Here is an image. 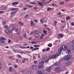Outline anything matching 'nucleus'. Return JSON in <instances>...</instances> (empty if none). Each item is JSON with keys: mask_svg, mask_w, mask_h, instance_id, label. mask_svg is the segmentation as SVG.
<instances>
[{"mask_svg": "<svg viewBox=\"0 0 74 74\" xmlns=\"http://www.w3.org/2000/svg\"><path fill=\"white\" fill-rule=\"evenodd\" d=\"M61 70L60 68H57L55 69V71H60Z\"/></svg>", "mask_w": 74, "mask_h": 74, "instance_id": "8", "label": "nucleus"}, {"mask_svg": "<svg viewBox=\"0 0 74 74\" xmlns=\"http://www.w3.org/2000/svg\"><path fill=\"white\" fill-rule=\"evenodd\" d=\"M23 45H24V46H26L27 45V43H24L23 44Z\"/></svg>", "mask_w": 74, "mask_h": 74, "instance_id": "48", "label": "nucleus"}, {"mask_svg": "<svg viewBox=\"0 0 74 74\" xmlns=\"http://www.w3.org/2000/svg\"><path fill=\"white\" fill-rule=\"evenodd\" d=\"M64 50V48H63V47L62 46H61L60 48L58 49V51L59 52H62V50Z\"/></svg>", "mask_w": 74, "mask_h": 74, "instance_id": "5", "label": "nucleus"}, {"mask_svg": "<svg viewBox=\"0 0 74 74\" xmlns=\"http://www.w3.org/2000/svg\"><path fill=\"white\" fill-rule=\"evenodd\" d=\"M32 68L33 70H37V66L36 65H33L32 66Z\"/></svg>", "mask_w": 74, "mask_h": 74, "instance_id": "4", "label": "nucleus"}, {"mask_svg": "<svg viewBox=\"0 0 74 74\" xmlns=\"http://www.w3.org/2000/svg\"><path fill=\"white\" fill-rule=\"evenodd\" d=\"M42 52H45L46 51V50L45 49H43L42 50Z\"/></svg>", "mask_w": 74, "mask_h": 74, "instance_id": "59", "label": "nucleus"}, {"mask_svg": "<svg viewBox=\"0 0 74 74\" xmlns=\"http://www.w3.org/2000/svg\"><path fill=\"white\" fill-rule=\"evenodd\" d=\"M64 2H62L60 3V4L61 5H62V4H64Z\"/></svg>", "mask_w": 74, "mask_h": 74, "instance_id": "44", "label": "nucleus"}, {"mask_svg": "<svg viewBox=\"0 0 74 74\" xmlns=\"http://www.w3.org/2000/svg\"><path fill=\"white\" fill-rule=\"evenodd\" d=\"M34 47H39L40 45H34Z\"/></svg>", "mask_w": 74, "mask_h": 74, "instance_id": "35", "label": "nucleus"}, {"mask_svg": "<svg viewBox=\"0 0 74 74\" xmlns=\"http://www.w3.org/2000/svg\"><path fill=\"white\" fill-rule=\"evenodd\" d=\"M20 48H21V49H26V48H29L30 47L29 46H28L27 47H24L21 46L20 47Z\"/></svg>", "mask_w": 74, "mask_h": 74, "instance_id": "9", "label": "nucleus"}, {"mask_svg": "<svg viewBox=\"0 0 74 74\" xmlns=\"http://www.w3.org/2000/svg\"><path fill=\"white\" fill-rule=\"evenodd\" d=\"M40 22H41V23H44V21H43V20H42V19H40Z\"/></svg>", "mask_w": 74, "mask_h": 74, "instance_id": "41", "label": "nucleus"}, {"mask_svg": "<svg viewBox=\"0 0 74 74\" xmlns=\"http://www.w3.org/2000/svg\"><path fill=\"white\" fill-rule=\"evenodd\" d=\"M18 24L20 25H23V23H22L21 22H18Z\"/></svg>", "mask_w": 74, "mask_h": 74, "instance_id": "27", "label": "nucleus"}, {"mask_svg": "<svg viewBox=\"0 0 74 74\" xmlns=\"http://www.w3.org/2000/svg\"><path fill=\"white\" fill-rule=\"evenodd\" d=\"M23 6V5L20 4L19 5L20 7H22Z\"/></svg>", "mask_w": 74, "mask_h": 74, "instance_id": "60", "label": "nucleus"}, {"mask_svg": "<svg viewBox=\"0 0 74 74\" xmlns=\"http://www.w3.org/2000/svg\"><path fill=\"white\" fill-rule=\"evenodd\" d=\"M18 31H19V29L18 28L16 29V32H17Z\"/></svg>", "mask_w": 74, "mask_h": 74, "instance_id": "55", "label": "nucleus"}, {"mask_svg": "<svg viewBox=\"0 0 74 74\" xmlns=\"http://www.w3.org/2000/svg\"><path fill=\"white\" fill-rule=\"evenodd\" d=\"M37 62V61H35L34 62V64H36Z\"/></svg>", "mask_w": 74, "mask_h": 74, "instance_id": "54", "label": "nucleus"}, {"mask_svg": "<svg viewBox=\"0 0 74 74\" xmlns=\"http://www.w3.org/2000/svg\"><path fill=\"white\" fill-rule=\"evenodd\" d=\"M33 33V32H32L30 33L31 35H32Z\"/></svg>", "mask_w": 74, "mask_h": 74, "instance_id": "62", "label": "nucleus"}, {"mask_svg": "<svg viewBox=\"0 0 74 74\" xmlns=\"http://www.w3.org/2000/svg\"><path fill=\"white\" fill-rule=\"evenodd\" d=\"M22 62H23V63H25V61L24 60H23Z\"/></svg>", "mask_w": 74, "mask_h": 74, "instance_id": "61", "label": "nucleus"}, {"mask_svg": "<svg viewBox=\"0 0 74 74\" xmlns=\"http://www.w3.org/2000/svg\"><path fill=\"white\" fill-rule=\"evenodd\" d=\"M15 29V27L14 26H12V30L13 31L14 30V29Z\"/></svg>", "mask_w": 74, "mask_h": 74, "instance_id": "26", "label": "nucleus"}, {"mask_svg": "<svg viewBox=\"0 0 74 74\" xmlns=\"http://www.w3.org/2000/svg\"><path fill=\"white\" fill-rule=\"evenodd\" d=\"M4 28H8V27L7 25H5L4 26Z\"/></svg>", "mask_w": 74, "mask_h": 74, "instance_id": "45", "label": "nucleus"}, {"mask_svg": "<svg viewBox=\"0 0 74 74\" xmlns=\"http://www.w3.org/2000/svg\"><path fill=\"white\" fill-rule=\"evenodd\" d=\"M58 22V21H55L54 22V25L55 26H56V25L57 24V23Z\"/></svg>", "mask_w": 74, "mask_h": 74, "instance_id": "22", "label": "nucleus"}, {"mask_svg": "<svg viewBox=\"0 0 74 74\" xmlns=\"http://www.w3.org/2000/svg\"><path fill=\"white\" fill-rule=\"evenodd\" d=\"M47 46L49 47H51L52 46V44L51 43L49 44Z\"/></svg>", "mask_w": 74, "mask_h": 74, "instance_id": "24", "label": "nucleus"}, {"mask_svg": "<svg viewBox=\"0 0 74 74\" xmlns=\"http://www.w3.org/2000/svg\"><path fill=\"white\" fill-rule=\"evenodd\" d=\"M47 32V31H45V29L43 30V32L44 33H46Z\"/></svg>", "mask_w": 74, "mask_h": 74, "instance_id": "47", "label": "nucleus"}, {"mask_svg": "<svg viewBox=\"0 0 74 74\" xmlns=\"http://www.w3.org/2000/svg\"><path fill=\"white\" fill-rule=\"evenodd\" d=\"M50 50V48H47L46 49V51H48Z\"/></svg>", "mask_w": 74, "mask_h": 74, "instance_id": "42", "label": "nucleus"}, {"mask_svg": "<svg viewBox=\"0 0 74 74\" xmlns=\"http://www.w3.org/2000/svg\"><path fill=\"white\" fill-rule=\"evenodd\" d=\"M66 51H67L66 53H68V54H71V51H70V49H67L66 50Z\"/></svg>", "mask_w": 74, "mask_h": 74, "instance_id": "12", "label": "nucleus"}, {"mask_svg": "<svg viewBox=\"0 0 74 74\" xmlns=\"http://www.w3.org/2000/svg\"><path fill=\"white\" fill-rule=\"evenodd\" d=\"M31 26H34V23H33V21H31Z\"/></svg>", "mask_w": 74, "mask_h": 74, "instance_id": "14", "label": "nucleus"}, {"mask_svg": "<svg viewBox=\"0 0 74 74\" xmlns=\"http://www.w3.org/2000/svg\"><path fill=\"white\" fill-rule=\"evenodd\" d=\"M37 73L38 74H42V71L40 70H39L37 72Z\"/></svg>", "mask_w": 74, "mask_h": 74, "instance_id": "21", "label": "nucleus"}, {"mask_svg": "<svg viewBox=\"0 0 74 74\" xmlns=\"http://www.w3.org/2000/svg\"><path fill=\"white\" fill-rule=\"evenodd\" d=\"M51 67L50 66L48 69H46V70L47 71H48V72H49L50 71H51Z\"/></svg>", "mask_w": 74, "mask_h": 74, "instance_id": "11", "label": "nucleus"}, {"mask_svg": "<svg viewBox=\"0 0 74 74\" xmlns=\"http://www.w3.org/2000/svg\"><path fill=\"white\" fill-rule=\"evenodd\" d=\"M58 36L59 37H63V36H64V35L61 34H58Z\"/></svg>", "mask_w": 74, "mask_h": 74, "instance_id": "17", "label": "nucleus"}, {"mask_svg": "<svg viewBox=\"0 0 74 74\" xmlns=\"http://www.w3.org/2000/svg\"><path fill=\"white\" fill-rule=\"evenodd\" d=\"M9 71H12V67H10L9 69Z\"/></svg>", "mask_w": 74, "mask_h": 74, "instance_id": "31", "label": "nucleus"}, {"mask_svg": "<svg viewBox=\"0 0 74 74\" xmlns=\"http://www.w3.org/2000/svg\"><path fill=\"white\" fill-rule=\"evenodd\" d=\"M3 25H5L6 24V22L5 21H3L2 23Z\"/></svg>", "mask_w": 74, "mask_h": 74, "instance_id": "40", "label": "nucleus"}, {"mask_svg": "<svg viewBox=\"0 0 74 74\" xmlns=\"http://www.w3.org/2000/svg\"><path fill=\"white\" fill-rule=\"evenodd\" d=\"M52 6H56V7H58V5L55 3H53L52 4Z\"/></svg>", "mask_w": 74, "mask_h": 74, "instance_id": "34", "label": "nucleus"}, {"mask_svg": "<svg viewBox=\"0 0 74 74\" xmlns=\"http://www.w3.org/2000/svg\"><path fill=\"white\" fill-rule=\"evenodd\" d=\"M9 10H11V11H14V10H17V9L14 8H9Z\"/></svg>", "mask_w": 74, "mask_h": 74, "instance_id": "20", "label": "nucleus"}, {"mask_svg": "<svg viewBox=\"0 0 74 74\" xmlns=\"http://www.w3.org/2000/svg\"><path fill=\"white\" fill-rule=\"evenodd\" d=\"M3 12H4L3 11H0V14H2L3 13Z\"/></svg>", "mask_w": 74, "mask_h": 74, "instance_id": "51", "label": "nucleus"}, {"mask_svg": "<svg viewBox=\"0 0 74 74\" xmlns=\"http://www.w3.org/2000/svg\"><path fill=\"white\" fill-rule=\"evenodd\" d=\"M38 68H41V69H42V68H44V66L42 64L41 65H38Z\"/></svg>", "mask_w": 74, "mask_h": 74, "instance_id": "13", "label": "nucleus"}, {"mask_svg": "<svg viewBox=\"0 0 74 74\" xmlns=\"http://www.w3.org/2000/svg\"><path fill=\"white\" fill-rule=\"evenodd\" d=\"M18 4H19V2H13L12 4L14 5H17Z\"/></svg>", "mask_w": 74, "mask_h": 74, "instance_id": "10", "label": "nucleus"}, {"mask_svg": "<svg viewBox=\"0 0 74 74\" xmlns=\"http://www.w3.org/2000/svg\"><path fill=\"white\" fill-rule=\"evenodd\" d=\"M23 36L24 38H26V35L24 34Z\"/></svg>", "mask_w": 74, "mask_h": 74, "instance_id": "52", "label": "nucleus"}, {"mask_svg": "<svg viewBox=\"0 0 74 74\" xmlns=\"http://www.w3.org/2000/svg\"><path fill=\"white\" fill-rule=\"evenodd\" d=\"M25 72L26 74H31V72L30 71H27Z\"/></svg>", "mask_w": 74, "mask_h": 74, "instance_id": "18", "label": "nucleus"}, {"mask_svg": "<svg viewBox=\"0 0 74 74\" xmlns=\"http://www.w3.org/2000/svg\"><path fill=\"white\" fill-rule=\"evenodd\" d=\"M58 15H59L60 17H62L63 16V15L61 16L62 15V14H61V13H58Z\"/></svg>", "mask_w": 74, "mask_h": 74, "instance_id": "23", "label": "nucleus"}, {"mask_svg": "<svg viewBox=\"0 0 74 74\" xmlns=\"http://www.w3.org/2000/svg\"><path fill=\"white\" fill-rule=\"evenodd\" d=\"M25 14V13L23 12L22 13H21L20 15H21V16H22V15H23Z\"/></svg>", "mask_w": 74, "mask_h": 74, "instance_id": "46", "label": "nucleus"}, {"mask_svg": "<svg viewBox=\"0 0 74 74\" xmlns=\"http://www.w3.org/2000/svg\"><path fill=\"white\" fill-rule=\"evenodd\" d=\"M6 33L8 34L9 33H12V30H10L9 29H7L5 30Z\"/></svg>", "mask_w": 74, "mask_h": 74, "instance_id": "3", "label": "nucleus"}, {"mask_svg": "<svg viewBox=\"0 0 74 74\" xmlns=\"http://www.w3.org/2000/svg\"><path fill=\"white\" fill-rule=\"evenodd\" d=\"M29 15L28 14H27L26 15V16H25V18H27V16H29Z\"/></svg>", "mask_w": 74, "mask_h": 74, "instance_id": "50", "label": "nucleus"}, {"mask_svg": "<svg viewBox=\"0 0 74 74\" xmlns=\"http://www.w3.org/2000/svg\"><path fill=\"white\" fill-rule=\"evenodd\" d=\"M49 60V59H48L47 60L45 61V62L46 63H47Z\"/></svg>", "mask_w": 74, "mask_h": 74, "instance_id": "36", "label": "nucleus"}, {"mask_svg": "<svg viewBox=\"0 0 74 74\" xmlns=\"http://www.w3.org/2000/svg\"><path fill=\"white\" fill-rule=\"evenodd\" d=\"M30 4H36V3L34 2H29Z\"/></svg>", "mask_w": 74, "mask_h": 74, "instance_id": "30", "label": "nucleus"}, {"mask_svg": "<svg viewBox=\"0 0 74 74\" xmlns=\"http://www.w3.org/2000/svg\"><path fill=\"white\" fill-rule=\"evenodd\" d=\"M52 8H47V11H49V10H52Z\"/></svg>", "mask_w": 74, "mask_h": 74, "instance_id": "32", "label": "nucleus"}, {"mask_svg": "<svg viewBox=\"0 0 74 74\" xmlns=\"http://www.w3.org/2000/svg\"><path fill=\"white\" fill-rule=\"evenodd\" d=\"M70 47H71V48H73V47H73V45H71L70 46Z\"/></svg>", "mask_w": 74, "mask_h": 74, "instance_id": "57", "label": "nucleus"}, {"mask_svg": "<svg viewBox=\"0 0 74 74\" xmlns=\"http://www.w3.org/2000/svg\"><path fill=\"white\" fill-rule=\"evenodd\" d=\"M71 61L67 62L65 63V65L66 66H69V65H70V64H71Z\"/></svg>", "mask_w": 74, "mask_h": 74, "instance_id": "7", "label": "nucleus"}, {"mask_svg": "<svg viewBox=\"0 0 74 74\" xmlns=\"http://www.w3.org/2000/svg\"><path fill=\"white\" fill-rule=\"evenodd\" d=\"M72 49L73 50V52H74V47H73V48H72Z\"/></svg>", "mask_w": 74, "mask_h": 74, "instance_id": "64", "label": "nucleus"}, {"mask_svg": "<svg viewBox=\"0 0 74 74\" xmlns=\"http://www.w3.org/2000/svg\"><path fill=\"white\" fill-rule=\"evenodd\" d=\"M34 36H35L36 37L38 38L39 37V34L36 33L34 34Z\"/></svg>", "mask_w": 74, "mask_h": 74, "instance_id": "19", "label": "nucleus"}, {"mask_svg": "<svg viewBox=\"0 0 74 74\" xmlns=\"http://www.w3.org/2000/svg\"><path fill=\"white\" fill-rule=\"evenodd\" d=\"M43 58L44 59H47V57L46 56H44L43 57Z\"/></svg>", "mask_w": 74, "mask_h": 74, "instance_id": "37", "label": "nucleus"}, {"mask_svg": "<svg viewBox=\"0 0 74 74\" xmlns=\"http://www.w3.org/2000/svg\"><path fill=\"white\" fill-rule=\"evenodd\" d=\"M49 59H52V56H51L49 57Z\"/></svg>", "mask_w": 74, "mask_h": 74, "instance_id": "39", "label": "nucleus"}, {"mask_svg": "<svg viewBox=\"0 0 74 74\" xmlns=\"http://www.w3.org/2000/svg\"><path fill=\"white\" fill-rule=\"evenodd\" d=\"M44 34H42L41 36L40 39H42V38H43V37H44Z\"/></svg>", "mask_w": 74, "mask_h": 74, "instance_id": "28", "label": "nucleus"}, {"mask_svg": "<svg viewBox=\"0 0 74 74\" xmlns=\"http://www.w3.org/2000/svg\"><path fill=\"white\" fill-rule=\"evenodd\" d=\"M28 7H29V8H32V6L31 5H28Z\"/></svg>", "mask_w": 74, "mask_h": 74, "instance_id": "53", "label": "nucleus"}, {"mask_svg": "<svg viewBox=\"0 0 74 74\" xmlns=\"http://www.w3.org/2000/svg\"><path fill=\"white\" fill-rule=\"evenodd\" d=\"M18 67V66L17 65H15L14 66V68H16Z\"/></svg>", "mask_w": 74, "mask_h": 74, "instance_id": "58", "label": "nucleus"}, {"mask_svg": "<svg viewBox=\"0 0 74 74\" xmlns=\"http://www.w3.org/2000/svg\"><path fill=\"white\" fill-rule=\"evenodd\" d=\"M38 3L40 5H42L43 4L45 5H47V3L45 2H43V3H42L40 2H38Z\"/></svg>", "mask_w": 74, "mask_h": 74, "instance_id": "6", "label": "nucleus"}, {"mask_svg": "<svg viewBox=\"0 0 74 74\" xmlns=\"http://www.w3.org/2000/svg\"><path fill=\"white\" fill-rule=\"evenodd\" d=\"M41 64H42V65H44V61H41Z\"/></svg>", "mask_w": 74, "mask_h": 74, "instance_id": "38", "label": "nucleus"}, {"mask_svg": "<svg viewBox=\"0 0 74 74\" xmlns=\"http://www.w3.org/2000/svg\"><path fill=\"white\" fill-rule=\"evenodd\" d=\"M52 56V59H55V58H57V56L56 55L54 54L52 56Z\"/></svg>", "mask_w": 74, "mask_h": 74, "instance_id": "15", "label": "nucleus"}, {"mask_svg": "<svg viewBox=\"0 0 74 74\" xmlns=\"http://www.w3.org/2000/svg\"><path fill=\"white\" fill-rule=\"evenodd\" d=\"M16 11H13L11 13V14H16Z\"/></svg>", "mask_w": 74, "mask_h": 74, "instance_id": "29", "label": "nucleus"}, {"mask_svg": "<svg viewBox=\"0 0 74 74\" xmlns=\"http://www.w3.org/2000/svg\"><path fill=\"white\" fill-rule=\"evenodd\" d=\"M13 52H14L15 53H16V50H15V49H13Z\"/></svg>", "mask_w": 74, "mask_h": 74, "instance_id": "63", "label": "nucleus"}, {"mask_svg": "<svg viewBox=\"0 0 74 74\" xmlns=\"http://www.w3.org/2000/svg\"><path fill=\"white\" fill-rule=\"evenodd\" d=\"M71 24L72 25V26H74V23H73V22H72Z\"/></svg>", "mask_w": 74, "mask_h": 74, "instance_id": "56", "label": "nucleus"}, {"mask_svg": "<svg viewBox=\"0 0 74 74\" xmlns=\"http://www.w3.org/2000/svg\"><path fill=\"white\" fill-rule=\"evenodd\" d=\"M17 56H18V57L19 58H22V57L21 56H20L19 55H18Z\"/></svg>", "mask_w": 74, "mask_h": 74, "instance_id": "49", "label": "nucleus"}, {"mask_svg": "<svg viewBox=\"0 0 74 74\" xmlns=\"http://www.w3.org/2000/svg\"><path fill=\"white\" fill-rule=\"evenodd\" d=\"M3 40H5V38L4 37L0 38V42H2V43H4V41Z\"/></svg>", "mask_w": 74, "mask_h": 74, "instance_id": "2", "label": "nucleus"}, {"mask_svg": "<svg viewBox=\"0 0 74 74\" xmlns=\"http://www.w3.org/2000/svg\"><path fill=\"white\" fill-rule=\"evenodd\" d=\"M71 18H70V17L68 16V17H67L66 18V19L67 20H68V19H70Z\"/></svg>", "mask_w": 74, "mask_h": 74, "instance_id": "33", "label": "nucleus"}, {"mask_svg": "<svg viewBox=\"0 0 74 74\" xmlns=\"http://www.w3.org/2000/svg\"><path fill=\"white\" fill-rule=\"evenodd\" d=\"M31 43L32 44H37V43L35 42L34 41H33Z\"/></svg>", "mask_w": 74, "mask_h": 74, "instance_id": "43", "label": "nucleus"}, {"mask_svg": "<svg viewBox=\"0 0 74 74\" xmlns=\"http://www.w3.org/2000/svg\"><path fill=\"white\" fill-rule=\"evenodd\" d=\"M70 57H71V56H70L69 55H67V56L64 57V58L63 60H69L70 59Z\"/></svg>", "mask_w": 74, "mask_h": 74, "instance_id": "1", "label": "nucleus"}, {"mask_svg": "<svg viewBox=\"0 0 74 74\" xmlns=\"http://www.w3.org/2000/svg\"><path fill=\"white\" fill-rule=\"evenodd\" d=\"M56 56H57V57L58 56H59V55H60V52H58V53H57L56 54Z\"/></svg>", "mask_w": 74, "mask_h": 74, "instance_id": "25", "label": "nucleus"}, {"mask_svg": "<svg viewBox=\"0 0 74 74\" xmlns=\"http://www.w3.org/2000/svg\"><path fill=\"white\" fill-rule=\"evenodd\" d=\"M62 47H63V48H64V49H67L68 48L66 46H65L64 45H62Z\"/></svg>", "mask_w": 74, "mask_h": 74, "instance_id": "16", "label": "nucleus"}]
</instances>
